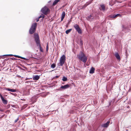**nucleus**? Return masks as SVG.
<instances>
[{
	"instance_id": "8",
	"label": "nucleus",
	"mask_w": 131,
	"mask_h": 131,
	"mask_svg": "<svg viewBox=\"0 0 131 131\" xmlns=\"http://www.w3.org/2000/svg\"><path fill=\"white\" fill-rule=\"evenodd\" d=\"M101 7L99 8L103 12H104L105 10V5L101 4L100 5Z\"/></svg>"
},
{
	"instance_id": "23",
	"label": "nucleus",
	"mask_w": 131,
	"mask_h": 131,
	"mask_svg": "<svg viewBox=\"0 0 131 131\" xmlns=\"http://www.w3.org/2000/svg\"><path fill=\"white\" fill-rule=\"evenodd\" d=\"M55 67H56L55 64L53 63L51 65V68H54Z\"/></svg>"
},
{
	"instance_id": "24",
	"label": "nucleus",
	"mask_w": 131,
	"mask_h": 131,
	"mask_svg": "<svg viewBox=\"0 0 131 131\" xmlns=\"http://www.w3.org/2000/svg\"><path fill=\"white\" fill-rule=\"evenodd\" d=\"M45 17V16L43 14H41V15H40L39 17V18H44Z\"/></svg>"
},
{
	"instance_id": "30",
	"label": "nucleus",
	"mask_w": 131,
	"mask_h": 131,
	"mask_svg": "<svg viewBox=\"0 0 131 131\" xmlns=\"http://www.w3.org/2000/svg\"><path fill=\"white\" fill-rule=\"evenodd\" d=\"M40 18H39V17H38V18L36 19V21L38 22L39 20V19Z\"/></svg>"
},
{
	"instance_id": "3",
	"label": "nucleus",
	"mask_w": 131,
	"mask_h": 131,
	"mask_svg": "<svg viewBox=\"0 0 131 131\" xmlns=\"http://www.w3.org/2000/svg\"><path fill=\"white\" fill-rule=\"evenodd\" d=\"M66 57L64 55H63L61 57L59 62V63L58 65L59 66H62L63 64H64L65 62L66 61Z\"/></svg>"
},
{
	"instance_id": "20",
	"label": "nucleus",
	"mask_w": 131,
	"mask_h": 131,
	"mask_svg": "<svg viewBox=\"0 0 131 131\" xmlns=\"http://www.w3.org/2000/svg\"><path fill=\"white\" fill-rule=\"evenodd\" d=\"M72 29H70L67 30L66 31V33L67 34H68L69 32H70L72 30Z\"/></svg>"
},
{
	"instance_id": "31",
	"label": "nucleus",
	"mask_w": 131,
	"mask_h": 131,
	"mask_svg": "<svg viewBox=\"0 0 131 131\" xmlns=\"http://www.w3.org/2000/svg\"><path fill=\"white\" fill-rule=\"evenodd\" d=\"M59 77V76H56L55 77V78H58Z\"/></svg>"
},
{
	"instance_id": "5",
	"label": "nucleus",
	"mask_w": 131,
	"mask_h": 131,
	"mask_svg": "<svg viewBox=\"0 0 131 131\" xmlns=\"http://www.w3.org/2000/svg\"><path fill=\"white\" fill-rule=\"evenodd\" d=\"M34 37L37 45H39L40 46V41L39 36L38 34L37 33H35L34 34Z\"/></svg>"
},
{
	"instance_id": "34",
	"label": "nucleus",
	"mask_w": 131,
	"mask_h": 131,
	"mask_svg": "<svg viewBox=\"0 0 131 131\" xmlns=\"http://www.w3.org/2000/svg\"><path fill=\"white\" fill-rule=\"evenodd\" d=\"M109 5H111V6H112V5H111V4H110V3H109Z\"/></svg>"
},
{
	"instance_id": "26",
	"label": "nucleus",
	"mask_w": 131,
	"mask_h": 131,
	"mask_svg": "<svg viewBox=\"0 0 131 131\" xmlns=\"http://www.w3.org/2000/svg\"><path fill=\"white\" fill-rule=\"evenodd\" d=\"M83 41L82 40H80V45L81 46H82L83 45Z\"/></svg>"
},
{
	"instance_id": "9",
	"label": "nucleus",
	"mask_w": 131,
	"mask_h": 131,
	"mask_svg": "<svg viewBox=\"0 0 131 131\" xmlns=\"http://www.w3.org/2000/svg\"><path fill=\"white\" fill-rule=\"evenodd\" d=\"M0 96L1 98L3 104H7V101L4 99V98L3 97L1 94H0Z\"/></svg>"
},
{
	"instance_id": "13",
	"label": "nucleus",
	"mask_w": 131,
	"mask_h": 131,
	"mask_svg": "<svg viewBox=\"0 0 131 131\" xmlns=\"http://www.w3.org/2000/svg\"><path fill=\"white\" fill-rule=\"evenodd\" d=\"M65 16V13L64 12H63L61 14V21H62L64 18Z\"/></svg>"
},
{
	"instance_id": "15",
	"label": "nucleus",
	"mask_w": 131,
	"mask_h": 131,
	"mask_svg": "<svg viewBox=\"0 0 131 131\" xmlns=\"http://www.w3.org/2000/svg\"><path fill=\"white\" fill-rule=\"evenodd\" d=\"M60 0H55L53 3L52 5L54 6L60 1Z\"/></svg>"
},
{
	"instance_id": "7",
	"label": "nucleus",
	"mask_w": 131,
	"mask_h": 131,
	"mask_svg": "<svg viewBox=\"0 0 131 131\" xmlns=\"http://www.w3.org/2000/svg\"><path fill=\"white\" fill-rule=\"evenodd\" d=\"M69 87L70 85L68 84L64 85H62L60 88L59 90H61L62 89L64 90L68 88Z\"/></svg>"
},
{
	"instance_id": "16",
	"label": "nucleus",
	"mask_w": 131,
	"mask_h": 131,
	"mask_svg": "<svg viewBox=\"0 0 131 131\" xmlns=\"http://www.w3.org/2000/svg\"><path fill=\"white\" fill-rule=\"evenodd\" d=\"M95 69L93 67H92L90 70L89 72L90 73L93 74L94 72Z\"/></svg>"
},
{
	"instance_id": "33",
	"label": "nucleus",
	"mask_w": 131,
	"mask_h": 131,
	"mask_svg": "<svg viewBox=\"0 0 131 131\" xmlns=\"http://www.w3.org/2000/svg\"><path fill=\"white\" fill-rule=\"evenodd\" d=\"M7 56H13L12 55V54H10V55H7Z\"/></svg>"
},
{
	"instance_id": "36",
	"label": "nucleus",
	"mask_w": 131,
	"mask_h": 131,
	"mask_svg": "<svg viewBox=\"0 0 131 131\" xmlns=\"http://www.w3.org/2000/svg\"><path fill=\"white\" fill-rule=\"evenodd\" d=\"M13 60H14V59H15V58H12Z\"/></svg>"
},
{
	"instance_id": "35",
	"label": "nucleus",
	"mask_w": 131,
	"mask_h": 131,
	"mask_svg": "<svg viewBox=\"0 0 131 131\" xmlns=\"http://www.w3.org/2000/svg\"><path fill=\"white\" fill-rule=\"evenodd\" d=\"M109 105L110 106L111 105V102L110 103Z\"/></svg>"
},
{
	"instance_id": "14",
	"label": "nucleus",
	"mask_w": 131,
	"mask_h": 131,
	"mask_svg": "<svg viewBox=\"0 0 131 131\" xmlns=\"http://www.w3.org/2000/svg\"><path fill=\"white\" fill-rule=\"evenodd\" d=\"M109 123V122H107L106 123L103 125L102 127L104 128L107 127H108Z\"/></svg>"
},
{
	"instance_id": "12",
	"label": "nucleus",
	"mask_w": 131,
	"mask_h": 131,
	"mask_svg": "<svg viewBox=\"0 0 131 131\" xmlns=\"http://www.w3.org/2000/svg\"><path fill=\"white\" fill-rule=\"evenodd\" d=\"M93 17L91 15L88 16L87 19L89 21H91L93 19Z\"/></svg>"
},
{
	"instance_id": "21",
	"label": "nucleus",
	"mask_w": 131,
	"mask_h": 131,
	"mask_svg": "<svg viewBox=\"0 0 131 131\" xmlns=\"http://www.w3.org/2000/svg\"><path fill=\"white\" fill-rule=\"evenodd\" d=\"M62 80L64 81H66L68 80V79L67 78L65 77H63L62 79Z\"/></svg>"
},
{
	"instance_id": "19",
	"label": "nucleus",
	"mask_w": 131,
	"mask_h": 131,
	"mask_svg": "<svg viewBox=\"0 0 131 131\" xmlns=\"http://www.w3.org/2000/svg\"><path fill=\"white\" fill-rule=\"evenodd\" d=\"M37 46H39V47L40 50V51L41 52H43V50L42 49V48L41 47L40 44V46L39 45H37Z\"/></svg>"
},
{
	"instance_id": "4",
	"label": "nucleus",
	"mask_w": 131,
	"mask_h": 131,
	"mask_svg": "<svg viewBox=\"0 0 131 131\" xmlns=\"http://www.w3.org/2000/svg\"><path fill=\"white\" fill-rule=\"evenodd\" d=\"M41 11L43 14L47 15L49 13L50 10L49 8L45 6L41 9Z\"/></svg>"
},
{
	"instance_id": "25",
	"label": "nucleus",
	"mask_w": 131,
	"mask_h": 131,
	"mask_svg": "<svg viewBox=\"0 0 131 131\" xmlns=\"http://www.w3.org/2000/svg\"><path fill=\"white\" fill-rule=\"evenodd\" d=\"M48 43H47V46L46 47V51H48Z\"/></svg>"
},
{
	"instance_id": "1",
	"label": "nucleus",
	"mask_w": 131,
	"mask_h": 131,
	"mask_svg": "<svg viewBox=\"0 0 131 131\" xmlns=\"http://www.w3.org/2000/svg\"><path fill=\"white\" fill-rule=\"evenodd\" d=\"M79 59L84 63H85L87 60V58L84 53L82 52H80L78 55Z\"/></svg>"
},
{
	"instance_id": "6",
	"label": "nucleus",
	"mask_w": 131,
	"mask_h": 131,
	"mask_svg": "<svg viewBox=\"0 0 131 131\" xmlns=\"http://www.w3.org/2000/svg\"><path fill=\"white\" fill-rule=\"evenodd\" d=\"M73 27L78 33L81 34H82V31L78 25L77 24H75L74 25Z\"/></svg>"
},
{
	"instance_id": "18",
	"label": "nucleus",
	"mask_w": 131,
	"mask_h": 131,
	"mask_svg": "<svg viewBox=\"0 0 131 131\" xmlns=\"http://www.w3.org/2000/svg\"><path fill=\"white\" fill-rule=\"evenodd\" d=\"M121 16V15L120 14H118L115 15H111V17L112 18H115L118 16Z\"/></svg>"
},
{
	"instance_id": "2",
	"label": "nucleus",
	"mask_w": 131,
	"mask_h": 131,
	"mask_svg": "<svg viewBox=\"0 0 131 131\" xmlns=\"http://www.w3.org/2000/svg\"><path fill=\"white\" fill-rule=\"evenodd\" d=\"M37 26V23H36L33 24L29 30V33L32 34L36 31Z\"/></svg>"
},
{
	"instance_id": "28",
	"label": "nucleus",
	"mask_w": 131,
	"mask_h": 131,
	"mask_svg": "<svg viewBox=\"0 0 131 131\" xmlns=\"http://www.w3.org/2000/svg\"><path fill=\"white\" fill-rule=\"evenodd\" d=\"M14 56L16 57H17V58H20V56H18V55H14Z\"/></svg>"
},
{
	"instance_id": "22",
	"label": "nucleus",
	"mask_w": 131,
	"mask_h": 131,
	"mask_svg": "<svg viewBox=\"0 0 131 131\" xmlns=\"http://www.w3.org/2000/svg\"><path fill=\"white\" fill-rule=\"evenodd\" d=\"M122 28L123 31L125 29L127 28V27H125L124 25H122Z\"/></svg>"
},
{
	"instance_id": "17",
	"label": "nucleus",
	"mask_w": 131,
	"mask_h": 131,
	"mask_svg": "<svg viewBox=\"0 0 131 131\" xmlns=\"http://www.w3.org/2000/svg\"><path fill=\"white\" fill-rule=\"evenodd\" d=\"M40 78L39 77L38 75H36L33 78L34 80H38Z\"/></svg>"
},
{
	"instance_id": "29",
	"label": "nucleus",
	"mask_w": 131,
	"mask_h": 131,
	"mask_svg": "<svg viewBox=\"0 0 131 131\" xmlns=\"http://www.w3.org/2000/svg\"><path fill=\"white\" fill-rule=\"evenodd\" d=\"M19 120V118H17V119H16L15 121V122H14V123H16L17 121H18V120Z\"/></svg>"
},
{
	"instance_id": "27",
	"label": "nucleus",
	"mask_w": 131,
	"mask_h": 131,
	"mask_svg": "<svg viewBox=\"0 0 131 131\" xmlns=\"http://www.w3.org/2000/svg\"><path fill=\"white\" fill-rule=\"evenodd\" d=\"M20 58H21V59H22L25 60H27V59H26L25 58L22 57H21V56H20Z\"/></svg>"
},
{
	"instance_id": "11",
	"label": "nucleus",
	"mask_w": 131,
	"mask_h": 131,
	"mask_svg": "<svg viewBox=\"0 0 131 131\" xmlns=\"http://www.w3.org/2000/svg\"><path fill=\"white\" fill-rule=\"evenodd\" d=\"M5 90H7L9 91H10L12 92H15L16 91V90L14 89H10L8 88H6Z\"/></svg>"
},
{
	"instance_id": "32",
	"label": "nucleus",
	"mask_w": 131,
	"mask_h": 131,
	"mask_svg": "<svg viewBox=\"0 0 131 131\" xmlns=\"http://www.w3.org/2000/svg\"><path fill=\"white\" fill-rule=\"evenodd\" d=\"M30 79V78H26V79H25V80H29V79Z\"/></svg>"
},
{
	"instance_id": "10",
	"label": "nucleus",
	"mask_w": 131,
	"mask_h": 131,
	"mask_svg": "<svg viewBox=\"0 0 131 131\" xmlns=\"http://www.w3.org/2000/svg\"><path fill=\"white\" fill-rule=\"evenodd\" d=\"M115 56L116 57V59L119 61L121 60L120 56L119 54L117 52H116L115 53Z\"/></svg>"
}]
</instances>
